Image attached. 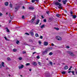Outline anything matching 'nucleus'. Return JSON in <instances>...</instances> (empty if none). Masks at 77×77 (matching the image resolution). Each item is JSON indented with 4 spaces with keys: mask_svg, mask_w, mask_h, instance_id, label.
<instances>
[{
    "mask_svg": "<svg viewBox=\"0 0 77 77\" xmlns=\"http://www.w3.org/2000/svg\"><path fill=\"white\" fill-rule=\"evenodd\" d=\"M54 5L56 6H58V8L59 9H63L62 8V4L58 2H56L55 3Z\"/></svg>",
    "mask_w": 77,
    "mask_h": 77,
    "instance_id": "f257e3e1",
    "label": "nucleus"
},
{
    "mask_svg": "<svg viewBox=\"0 0 77 77\" xmlns=\"http://www.w3.org/2000/svg\"><path fill=\"white\" fill-rule=\"evenodd\" d=\"M67 53L71 56L74 57L75 56V55L74 54H73V53L69 51H67Z\"/></svg>",
    "mask_w": 77,
    "mask_h": 77,
    "instance_id": "f03ea898",
    "label": "nucleus"
},
{
    "mask_svg": "<svg viewBox=\"0 0 77 77\" xmlns=\"http://www.w3.org/2000/svg\"><path fill=\"white\" fill-rule=\"evenodd\" d=\"M55 38H56V39H57L58 40V41H61V40H62V38L61 37H60L59 36H56L55 37Z\"/></svg>",
    "mask_w": 77,
    "mask_h": 77,
    "instance_id": "7ed1b4c3",
    "label": "nucleus"
},
{
    "mask_svg": "<svg viewBox=\"0 0 77 77\" xmlns=\"http://www.w3.org/2000/svg\"><path fill=\"white\" fill-rule=\"evenodd\" d=\"M48 49H46L45 51L43 52L42 54H47L48 53Z\"/></svg>",
    "mask_w": 77,
    "mask_h": 77,
    "instance_id": "20e7f679",
    "label": "nucleus"
},
{
    "mask_svg": "<svg viewBox=\"0 0 77 77\" xmlns=\"http://www.w3.org/2000/svg\"><path fill=\"white\" fill-rule=\"evenodd\" d=\"M32 31H33V29H32L31 31L29 32L30 34H31V36H32L34 35V33L33 32H32Z\"/></svg>",
    "mask_w": 77,
    "mask_h": 77,
    "instance_id": "39448f33",
    "label": "nucleus"
},
{
    "mask_svg": "<svg viewBox=\"0 0 77 77\" xmlns=\"http://www.w3.org/2000/svg\"><path fill=\"white\" fill-rule=\"evenodd\" d=\"M33 16L34 17L32 18V19L31 20V21H32V23H33V21L35 20V19H36V16H35V15H34Z\"/></svg>",
    "mask_w": 77,
    "mask_h": 77,
    "instance_id": "423d86ee",
    "label": "nucleus"
},
{
    "mask_svg": "<svg viewBox=\"0 0 77 77\" xmlns=\"http://www.w3.org/2000/svg\"><path fill=\"white\" fill-rule=\"evenodd\" d=\"M14 8L15 9V12H17V11L19 9V8H20V6H17V7Z\"/></svg>",
    "mask_w": 77,
    "mask_h": 77,
    "instance_id": "0eeeda50",
    "label": "nucleus"
},
{
    "mask_svg": "<svg viewBox=\"0 0 77 77\" xmlns=\"http://www.w3.org/2000/svg\"><path fill=\"white\" fill-rule=\"evenodd\" d=\"M23 67H24V66L23 65H21V66H19L18 68L19 69H22L23 68Z\"/></svg>",
    "mask_w": 77,
    "mask_h": 77,
    "instance_id": "6e6552de",
    "label": "nucleus"
},
{
    "mask_svg": "<svg viewBox=\"0 0 77 77\" xmlns=\"http://www.w3.org/2000/svg\"><path fill=\"white\" fill-rule=\"evenodd\" d=\"M32 64L33 65H34V66H36V65H37L36 62H33L32 63Z\"/></svg>",
    "mask_w": 77,
    "mask_h": 77,
    "instance_id": "1a4fd4ad",
    "label": "nucleus"
},
{
    "mask_svg": "<svg viewBox=\"0 0 77 77\" xmlns=\"http://www.w3.org/2000/svg\"><path fill=\"white\" fill-rule=\"evenodd\" d=\"M34 7L31 6L29 7V9H30V10H32V11L34 9Z\"/></svg>",
    "mask_w": 77,
    "mask_h": 77,
    "instance_id": "9d476101",
    "label": "nucleus"
},
{
    "mask_svg": "<svg viewBox=\"0 0 77 77\" xmlns=\"http://www.w3.org/2000/svg\"><path fill=\"white\" fill-rule=\"evenodd\" d=\"M48 43L47 42H44V45L45 46H47V45H48Z\"/></svg>",
    "mask_w": 77,
    "mask_h": 77,
    "instance_id": "9b49d317",
    "label": "nucleus"
},
{
    "mask_svg": "<svg viewBox=\"0 0 77 77\" xmlns=\"http://www.w3.org/2000/svg\"><path fill=\"white\" fill-rule=\"evenodd\" d=\"M64 69H68V66L66 65L64 67Z\"/></svg>",
    "mask_w": 77,
    "mask_h": 77,
    "instance_id": "f8f14e48",
    "label": "nucleus"
},
{
    "mask_svg": "<svg viewBox=\"0 0 77 77\" xmlns=\"http://www.w3.org/2000/svg\"><path fill=\"white\" fill-rule=\"evenodd\" d=\"M62 2L63 3L64 5H65L66 4V2H67V1L65 0V1H63Z\"/></svg>",
    "mask_w": 77,
    "mask_h": 77,
    "instance_id": "ddd939ff",
    "label": "nucleus"
},
{
    "mask_svg": "<svg viewBox=\"0 0 77 77\" xmlns=\"http://www.w3.org/2000/svg\"><path fill=\"white\" fill-rule=\"evenodd\" d=\"M39 20H37V21L35 23V24H36V25L38 24V23H39Z\"/></svg>",
    "mask_w": 77,
    "mask_h": 77,
    "instance_id": "4468645a",
    "label": "nucleus"
},
{
    "mask_svg": "<svg viewBox=\"0 0 77 77\" xmlns=\"http://www.w3.org/2000/svg\"><path fill=\"white\" fill-rule=\"evenodd\" d=\"M44 27H45V25L43 24L41 26H40V27L41 29H43V28H44Z\"/></svg>",
    "mask_w": 77,
    "mask_h": 77,
    "instance_id": "2eb2a0df",
    "label": "nucleus"
},
{
    "mask_svg": "<svg viewBox=\"0 0 77 77\" xmlns=\"http://www.w3.org/2000/svg\"><path fill=\"white\" fill-rule=\"evenodd\" d=\"M72 16H73V18L75 19L77 17V16L76 15H72Z\"/></svg>",
    "mask_w": 77,
    "mask_h": 77,
    "instance_id": "dca6fc26",
    "label": "nucleus"
},
{
    "mask_svg": "<svg viewBox=\"0 0 77 77\" xmlns=\"http://www.w3.org/2000/svg\"><path fill=\"white\" fill-rule=\"evenodd\" d=\"M5 6H8V2H7L5 3Z\"/></svg>",
    "mask_w": 77,
    "mask_h": 77,
    "instance_id": "f3484780",
    "label": "nucleus"
},
{
    "mask_svg": "<svg viewBox=\"0 0 77 77\" xmlns=\"http://www.w3.org/2000/svg\"><path fill=\"white\" fill-rule=\"evenodd\" d=\"M4 64H5V63H4V62H2L1 64H2V66H3V67H5V66H4Z\"/></svg>",
    "mask_w": 77,
    "mask_h": 77,
    "instance_id": "a211bd4d",
    "label": "nucleus"
},
{
    "mask_svg": "<svg viewBox=\"0 0 77 77\" xmlns=\"http://www.w3.org/2000/svg\"><path fill=\"white\" fill-rule=\"evenodd\" d=\"M56 16L58 17V18H59V17H60V15L59 14H57L56 15Z\"/></svg>",
    "mask_w": 77,
    "mask_h": 77,
    "instance_id": "6ab92c4d",
    "label": "nucleus"
},
{
    "mask_svg": "<svg viewBox=\"0 0 77 77\" xmlns=\"http://www.w3.org/2000/svg\"><path fill=\"white\" fill-rule=\"evenodd\" d=\"M35 36L36 37H39V35H38V33L35 34Z\"/></svg>",
    "mask_w": 77,
    "mask_h": 77,
    "instance_id": "aec40b11",
    "label": "nucleus"
},
{
    "mask_svg": "<svg viewBox=\"0 0 77 77\" xmlns=\"http://www.w3.org/2000/svg\"><path fill=\"white\" fill-rule=\"evenodd\" d=\"M61 73L63 74H66V72L65 71H63L61 72Z\"/></svg>",
    "mask_w": 77,
    "mask_h": 77,
    "instance_id": "412c9836",
    "label": "nucleus"
},
{
    "mask_svg": "<svg viewBox=\"0 0 77 77\" xmlns=\"http://www.w3.org/2000/svg\"><path fill=\"white\" fill-rule=\"evenodd\" d=\"M6 29H7V32H10L9 31V29H8V28H6Z\"/></svg>",
    "mask_w": 77,
    "mask_h": 77,
    "instance_id": "4be33fe9",
    "label": "nucleus"
},
{
    "mask_svg": "<svg viewBox=\"0 0 77 77\" xmlns=\"http://www.w3.org/2000/svg\"><path fill=\"white\" fill-rule=\"evenodd\" d=\"M70 14L72 15V14H73V13L72 10H71L70 11Z\"/></svg>",
    "mask_w": 77,
    "mask_h": 77,
    "instance_id": "5701e85b",
    "label": "nucleus"
},
{
    "mask_svg": "<svg viewBox=\"0 0 77 77\" xmlns=\"http://www.w3.org/2000/svg\"><path fill=\"white\" fill-rule=\"evenodd\" d=\"M16 43L17 44H19V43H20V41H19L18 40H17L16 42Z\"/></svg>",
    "mask_w": 77,
    "mask_h": 77,
    "instance_id": "b1692460",
    "label": "nucleus"
},
{
    "mask_svg": "<svg viewBox=\"0 0 77 77\" xmlns=\"http://www.w3.org/2000/svg\"><path fill=\"white\" fill-rule=\"evenodd\" d=\"M54 29H56L57 30H59V29L58 28L54 27Z\"/></svg>",
    "mask_w": 77,
    "mask_h": 77,
    "instance_id": "393cba45",
    "label": "nucleus"
},
{
    "mask_svg": "<svg viewBox=\"0 0 77 77\" xmlns=\"http://www.w3.org/2000/svg\"><path fill=\"white\" fill-rule=\"evenodd\" d=\"M13 51L14 52H15L17 51V49H14L13 50Z\"/></svg>",
    "mask_w": 77,
    "mask_h": 77,
    "instance_id": "a878e982",
    "label": "nucleus"
},
{
    "mask_svg": "<svg viewBox=\"0 0 77 77\" xmlns=\"http://www.w3.org/2000/svg\"><path fill=\"white\" fill-rule=\"evenodd\" d=\"M45 76L46 77H48L50 76V75H45Z\"/></svg>",
    "mask_w": 77,
    "mask_h": 77,
    "instance_id": "bb28decb",
    "label": "nucleus"
},
{
    "mask_svg": "<svg viewBox=\"0 0 77 77\" xmlns=\"http://www.w3.org/2000/svg\"><path fill=\"white\" fill-rule=\"evenodd\" d=\"M52 54H53V53H52V52H50L49 53V55H50V56H51V55H52Z\"/></svg>",
    "mask_w": 77,
    "mask_h": 77,
    "instance_id": "cd10ccee",
    "label": "nucleus"
},
{
    "mask_svg": "<svg viewBox=\"0 0 77 77\" xmlns=\"http://www.w3.org/2000/svg\"><path fill=\"white\" fill-rule=\"evenodd\" d=\"M72 68V66H71L69 68V71L71 70V69Z\"/></svg>",
    "mask_w": 77,
    "mask_h": 77,
    "instance_id": "c85d7f7f",
    "label": "nucleus"
},
{
    "mask_svg": "<svg viewBox=\"0 0 77 77\" xmlns=\"http://www.w3.org/2000/svg\"><path fill=\"white\" fill-rule=\"evenodd\" d=\"M49 13H50V11H46V14H49Z\"/></svg>",
    "mask_w": 77,
    "mask_h": 77,
    "instance_id": "c756f323",
    "label": "nucleus"
},
{
    "mask_svg": "<svg viewBox=\"0 0 77 77\" xmlns=\"http://www.w3.org/2000/svg\"><path fill=\"white\" fill-rule=\"evenodd\" d=\"M31 2L32 3H35V0H32Z\"/></svg>",
    "mask_w": 77,
    "mask_h": 77,
    "instance_id": "7c9ffc66",
    "label": "nucleus"
},
{
    "mask_svg": "<svg viewBox=\"0 0 77 77\" xmlns=\"http://www.w3.org/2000/svg\"><path fill=\"white\" fill-rule=\"evenodd\" d=\"M43 21L45 23H46V22H47V20H46V19H44L43 20Z\"/></svg>",
    "mask_w": 77,
    "mask_h": 77,
    "instance_id": "2f4dec72",
    "label": "nucleus"
},
{
    "mask_svg": "<svg viewBox=\"0 0 77 77\" xmlns=\"http://www.w3.org/2000/svg\"><path fill=\"white\" fill-rule=\"evenodd\" d=\"M7 60H9V61H10V60H11V58H9V57H8Z\"/></svg>",
    "mask_w": 77,
    "mask_h": 77,
    "instance_id": "473e14b6",
    "label": "nucleus"
},
{
    "mask_svg": "<svg viewBox=\"0 0 77 77\" xmlns=\"http://www.w3.org/2000/svg\"><path fill=\"white\" fill-rule=\"evenodd\" d=\"M10 8H12V5L11 4H10Z\"/></svg>",
    "mask_w": 77,
    "mask_h": 77,
    "instance_id": "72a5a7b5",
    "label": "nucleus"
},
{
    "mask_svg": "<svg viewBox=\"0 0 77 77\" xmlns=\"http://www.w3.org/2000/svg\"><path fill=\"white\" fill-rule=\"evenodd\" d=\"M40 39H42L43 38V36H42L40 35Z\"/></svg>",
    "mask_w": 77,
    "mask_h": 77,
    "instance_id": "f704fd0d",
    "label": "nucleus"
},
{
    "mask_svg": "<svg viewBox=\"0 0 77 77\" xmlns=\"http://www.w3.org/2000/svg\"><path fill=\"white\" fill-rule=\"evenodd\" d=\"M73 75H74V71H71Z\"/></svg>",
    "mask_w": 77,
    "mask_h": 77,
    "instance_id": "c9c22d12",
    "label": "nucleus"
},
{
    "mask_svg": "<svg viewBox=\"0 0 77 77\" xmlns=\"http://www.w3.org/2000/svg\"><path fill=\"white\" fill-rule=\"evenodd\" d=\"M37 58L38 59H39L40 58V57L39 56H37Z\"/></svg>",
    "mask_w": 77,
    "mask_h": 77,
    "instance_id": "e433bc0d",
    "label": "nucleus"
},
{
    "mask_svg": "<svg viewBox=\"0 0 77 77\" xmlns=\"http://www.w3.org/2000/svg\"><path fill=\"white\" fill-rule=\"evenodd\" d=\"M29 63H27L26 64V66H29Z\"/></svg>",
    "mask_w": 77,
    "mask_h": 77,
    "instance_id": "4c0bfd02",
    "label": "nucleus"
},
{
    "mask_svg": "<svg viewBox=\"0 0 77 77\" xmlns=\"http://www.w3.org/2000/svg\"><path fill=\"white\" fill-rule=\"evenodd\" d=\"M49 63L50 64H51V65H53V63H52V62H50Z\"/></svg>",
    "mask_w": 77,
    "mask_h": 77,
    "instance_id": "58836bf2",
    "label": "nucleus"
},
{
    "mask_svg": "<svg viewBox=\"0 0 77 77\" xmlns=\"http://www.w3.org/2000/svg\"><path fill=\"white\" fill-rule=\"evenodd\" d=\"M10 19H11V20H13V17L12 16H10Z\"/></svg>",
    "mask_w": 77,
    "mask_h": 77,
    "instance_id": "ea45409f",
    "label": "nucleus"
},
{
    "mask_svg": "<svg viewBox=\"0 0 77 77\" xmlns=\"http://www.w3.org/2000/svg\"><path fill=\"white\" fill-rule=\"evenodd\" d=\"M25 34V35H29V34L27 33V32Z\"/></svg>",
    "mask_w": 77,
    "mask_h": 77,
    "instance_id": "a19ab883",
    "label": "nucleus"
},
{
    "mask_svg": "<svg viewBox=\"0 0 77 77\" xmlns=\"http://www.w3.org/2000/svg\"><path fill=\"white\" fill-rule=\"evenodd\" d=\"M38 64H39V65H41V63L40 62H38Z\"/></svg>",
    "mask_w": 77,
    "mask_h": 77,
    "instance_id": "79ce46f5",
    "label": "nucleus"
},
{
    "mask_svg": "<svg viewBox=\"0 0 77 77\" xmlns=\"http://www.w3.org/2000/svg\"><path fill=\"white\" fill-rule=\"evenodd\" d=\"M23 54H25V53H26V52L25 51H23Z\"/></svg>",
    "mask_w": 77,
    "mask_h": 77,
    "instance_id": "37998d69",
    "label": "nucleus"
},
{
    "mask_svg": "<svg viewBox=\"0 0 77 77\" xmlns=\"http://www.w3.org/2000/svg\"><path fill=\"white\" fill-rule=\"evenodd\" d=\"M22 19H24V16H22Z\"/></svg>",
    "mask_w": 77,
    "mask_h": 77,
    "instance_id": "c03bdc74",
    "label": "nucleus"
},
{
    "mask_svg": "<svg viewBox=\"0 0 77 77\" xmlns=\"http://www.w3.org/2000/svg\"><path fill=\"white\" fill-rule=\"evenodd\" d=\"M19 60H22V58H21V57H19Z\"/></svg>",
    "mask_w": 77,
    "mask_h": 77,
    "instance_id": "a18cd8bd",
    "label": "nucleus"
},
{
    "mask_svg": "<svg viewBox=\"0 0 77 77\" xmlns=\"http://www.w3.org/2000/svg\"><path fill=\"white\" fill-rule=\"evenodd\" d=\"M51 46H52V47H53V46H54V44H53V43H52L51 44Z\"/></svg>",
    "mask_w": 77,
    "mask_h": 77,
    "instance_id": "49530a36",
    "label": "nucleus"
},
{
    "mask_svg": "<svg viewBox=\"0 0 77 77\" xmlns=\"http://www.w3.org/2000/svg\"><path fill=\"white\" fill-rule=\"evenodd\" d=\"M12 21V20H10L9 21V23H11V22Z\"/></svg>",
    "mask_w": 77,
    "mask_h": 77,
    "instance_id": "de8ad7c7",
    "label": "nucleus"
},
{
    "mask_svg": "<svg viewBox=\"0 0 77 77\" xmlns=\"http://www.w3.org/2000/svg\"><path fill=\"white\" fill-rule=\"evenodd\" d=\"M36 52H34L32 53L33 54H36Z\"/></svg>",
    "mask_w": 77,
    "mask_h": 77,
    "instance_id": "09e8293b",
    "label": "nucleus"
},
{
    "mask_svg": "<svg viewBox=\"0 0 77 77\" xmlns=\"http://www.w3.org/2000/svg\"><path fill=\"white\" fill-rule=\"evenodd\" d=\"M41 17L42 19L44 18V16H41Z\"/></svg>",
    "mask_w": 77,
    "mask_h": 77,
    "instance_id": "8fccbe9b",
    "label": "nucleus"
},
{
    "mask_svg": "<svg viewBox=\"0 0 77 77\" xmlns=\"http://www.w3.org/2000/svg\"><path fill=\"white\" fill-rule=\"evenodd\" d=\"M2 15L3 14L1 13H0V17L2 16Z\"/></svg>",
    "mask_w": 77,
    "mask_h": 77,
    "instance_id": "3c124183",
    "label": "nucleus"
},
{
    "mask_svg": "<svg viewBox=\"0 0 77 77\" xmlns=\"http://www.w3.org/2000/svg\"><path fill=\"white\" fill-rule=\"evenodd\" d=\"M66 47V48H69V46H67Z\"/></svg>",
    "mask_w": 77,
    "mask_h": 77,
    "instance_id": "603ef678",
    "label": "nucleus"
},
{
    "mask_svg": "<svg viewBox=\"0 0 77 77\" xmlns=\"http://www.w3.org/2000/svg\"><path fill=\"white\" fill-rule=\"evenodd\" d=\"M35 1L37 2H39V0H35Z\"/></svg>",
    "mask_w": 77,
    "mask_h": 77,
    "instance_id": "864d4df0",
    "label": "nucleus"
},
{
    "mask_svg": "<svg viewBox=\"0 0 77 77\" xmlns=\"http://www.w3.org/2000/svg\"><path fill=\"white\" fill-rule=\"evenodd\" d=\"M38 43H39V44H41V42L39 41Z\"/></svg>",
    "mask_w": 77,
    "mask_h": 77,
    "instance_id": "5fc2aeb1",
    "label": "nucleus"
},
{
    "mask_svg": "<svg viewBox=\"0 0 77 77\" xmlns=\"http://www.w3.org/2000/svg\"><path fill=\"white\" fill-rule=\"evenodd\" d=\"M2 68V66L1 65H0V68Z\"/></svg>",
    "mask_w": 77,
    "mask_h": 77,
    "instance_id": "6e6d98bb",
    "label": "nucleus"
},
{
    "mask_svg": "<svg viewBox=\"0 0 77 77\" xmlns=\"http://www.w3.org/2000/svg\"><path fill=\"white\" fill-rule=\"evenodd\" d=\"M4 38H5V40H7V38L6 37H4Z\"/></svg>",
    "mask_w": 77,
    "mask_h": 77,
    "instance_id": "4d7b16f0",
    "label": "nucleus"
},
{
    "mask_svg": "<svg viewBox=\"0 0 77 77\" xmlns=\"http://www.w3.org/2000/svg\"><path fill=\"white\" fill-rule=\"evenodd\" d=\"M31 48H32V50H33L34 49V48L33 47H31Z\"/></svg>",
    "mask_w": 77,
    "mask_h": 77,
    "instance_id": "13d9d810",
    "label": "nucleus"
},
{
    "mask_svg": "<svg viewBox=\"0 0 77 77\" xmlns=\"http://www.w3.org/2000/svg\"><path fill=\"white\" fill-rule=\"evenodd\" d=\"M61 0H58V1L59 2H61Z\"/></svg>",
    "mask_w": 77,
    "mask_h": 77,
    "instance_id": "bf43d9fd",
    "label": "nucleus"
},
{
    "mask_svg": "<svg viewBox=\"0 0 77 77\" xmlns=\"http://www.w3.org/2000/svg\"><path fill=\"white\" fill-rule=\"evenodd\" d=\"M71 72V71H69L68 72V73H70V72Z\"/></svg>",
    "mask_w": 77,
    "mask_h": 77,
    "instance_id": "052dcab7",
    "label": "nucleus"
},
{
    "mask_svg": "<svg viewBox=\"0 0 77 77\" xmlns=\"http://www.w3.org/2000/svg\"><path fill=\"white\" fill-rule=\"evenodd\" d=\"M11 16H12L11 15V14H9V16L10 17H11Z\"/></svg>",
    "mask_w": 77,
    "mask_h": 77,
    "instance_id": "680f3d73",
    "label": "nucleus"
},
{
    "mask_svg": "<svg viewBox=\"0 0 77 77\" xmlns=\"http://www.w3.org/2000/svg\"><path fill=\"white\" fill-rule=\"evenodd\" d=\"M65 12H66V13H67V11H66V10L65 11Z\"/></svg>",
    "mask_w": 77,
    "mask_h": 77,
    "instance_id": "e2e57ef3",
    "label": "nucleus"
},
{
    "mask_svg": "<svg viewBox=\"0 0 77 77\" xmlns=\"http://www.w3.org/2000/svg\"><path fill=\"white\" fill-rule=\"evenodd\" d=\"M25 3H29V2H27V1H26L25 2Z\"/></svg>",
    "mask_w": 77,
    "mask_h": 77,
    "instance_id": "0e129e2a",
    "label": "nucleus"
},
{
    "mask_svg": "<svg viewBox=\"0 0 77 77\" xmlns=\"http://www.w3.org/2000/svg\"><path fill=\"white\" fill-rule=\"evenodd\" d=\"M23 9H25V7H24V6H23Z\"/></svg>",
    "mask_w": 77,
    "mask_h": 77,
    "instance_id": "69168bd1",
    "label": "nucleus"
},
{
    "mask_svg": "<svg viewBox=\"0 0 77 77\" xmlns=\"http://www.w3.org/2000/svg\"><path fill=\"white\" fill-rule=\"evenodd\" d=\"M6 69H9V68L8 67H7V68H6Z\"/></svg>",
    "mask_w": 77,
    "mask_h": 77,
    "instance_id": "338daca9",
    "label": "nucleus"
},
{
    "mask_svg": "<svg viewBox=\"0 0 77 77\" xmlns=\"http://www.w3.org/2000/svg\"><path fill=\"white\" fill-rule=\"evenodd\" d=\"M29 71H32V69H29Z\"/></svg>",
    "mask_w": 77,
    "mask_h": 77,
    "instance_id": "774afa93",
    "label": "nucleus"
}]
</instances>
